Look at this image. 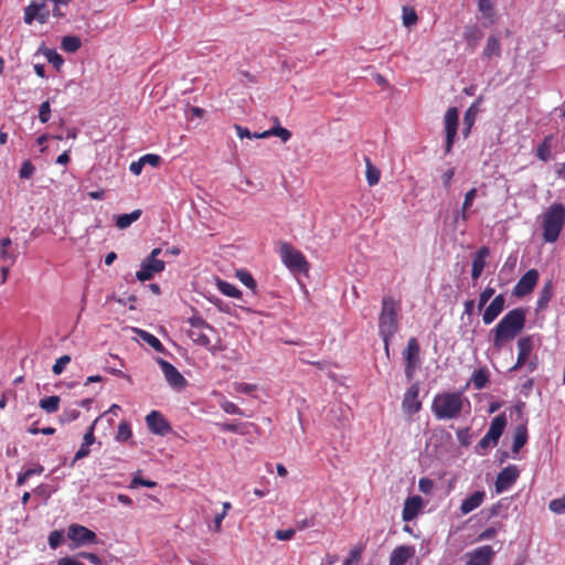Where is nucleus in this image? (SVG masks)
<instances>
[{"instance_id": "62", "label": "nucleus", "mask_w": 565, "mask_h": 565, "mask_svg": "<svg viewBox=\"0 0 565 565\" xmlns=\"http://www.w3.org/2000/svg\"><path fill=\"white\" fill-rule=\"evenodd\" d=\"M63 536L60 532L53 531L49 536V544L52 548H56L62 543Z\"/></svg>"}, {"instance_id": "50", "label": "nucleus", "mask_w": 565, "mask_h": 565, "mask_svg": "<svg viewBox=\"0 0 565 565\" xmlns=\"http://www.w3.org/2000/svg\"><path fill=\"white\" fill-rule=\"evenodd\" d=\"M51 117V105L49 100L43 102L39 108V119L42 124L50 120Z\"/></svg>"}, {"instance_id": "18", "label": "nucleus", "mask_w": 565, "mask_h": 565, "mask_svg": "<svg viewBox=\"0 0 565 565\" xmlns=\"http://www.w3.org/2000/svg\"><path fill=\"white\" fill-rule=\"evenodd\" d=\"M146 422L149 430L156 435L164 436L171 430L170 424L158 411L150 412L146 417Z\"/></svg>"}, {"instance_id": "7", "label": "nucleus", "mask_w": 565, "mask_h": 565, "mask_svg": "<svg viewBox=\"0 0 565 565\" xmlns=\"http://www.w3.org/2000/svg\"><path fill=\"white\" fill-rule=\"evenodd\" d=\"M161 248H154L152 252L142 260L140 269L136 273V278L139 281H146L153 278L156 274L164 270L166 263L158 259L161 254Z\"/></svg>"}, {"instance_id": "42", "label": "nucleus", "mask_w": 565, "mask_h": 565, "mask_svg": "<svg viewBox=\"0 0 565 565\" xmlns=\"http://www.w3.org/2000/svg\"><path fill=\"white\" fill-rule=\"evenodd\" d=\"M476 195H477L476 188L470 189L465 195V200L462 203V212H461V218L463 221H466L468 218L467 211L472 206Z\"/></svg>"}, {"instance_id": "34", "label": "nucleus", "mask_w": 565, "mask_h": 565, "mask_svg": "<svg viewBox=\"0 0 565 565\" xmlns=\"http://www.w3.org/2000/svg\"><path fill=\"white\" fill-rule=\"evenodd\" d=\"M364 161L366 167V181L370 186H373L379 183L381 178V171L372 163L369 157H365Z\"/></svg>"}, {"instance_id": "43", "label": "nucleus", "mask_w": 565, "mask_h": 565, "mask_svg": "<svg viewBox=\"0 0 565 565\" xmlns=\"http://www.w3.org/2000/svg\"><path fill=\"white\" fill-rule=\"evenodd\" d=\"M44 55L46 60L56 68L60 70L64 63L63 57L54 50H45Z\"/></svg>"}, {"instance_id": "31", "label": "nucleus", "mask_w": 565, "mask_h": 565, "mask_svg": "<svg viewBox=\"0 0 565 565\" xmlns=\"http://www.w3.org/2000/svg\"><path fill=\"white\" fill-rule=\"evenodd\" d=\"M554 294V286L551 280L546 281L540 292L537 299V310H543L547 307V303L552 299Z\"/></svg>"}, {"instance_id": "6", "label": "nucleus", "mask_w": 565, "mask_h": 565, "mask_svg": "<svg viewBox=\"0 0 565 565\" xmlns=\"http://www.w3.org/2000/svg\"><path fill=\"white\" fill-rule=\"evenodd\" d=\"M190 329L188 334L190 339L198 345H202L209 348L211 351H214L210 348L211 332H214V329L200 316H193L189 319Z\"/></svg>"}, {"instance_id": "11", "label": "nucleus", "mask_w": 565, "mask_h": 565, "mask_svg": "<svg viewBox=\"0 0 565 565\" xmlns=\"http://www.w3.org/2000/svg\"><path fill=\"white\" fill-rule=\"evenodd\" d=\"M67 537L73 542V548L97 542L96 533L79 524H71L68 526Z\"/></svg>"}, {"instance_id": "9", "label": "nucleus", "mask_w": 565, "mask_h": 565, "mask_svg": "<svg viewBox=\"0 0 565 565\" xmlns=\"http://www.w3.org/2000/svg\"><path fill=\"white\" fill-rule=\"evenodd\" d=\"M420 347L416 338H411L407 342V347L403 352V359L405 362V375L408 380L414 377L416 367L419 364Z\"/></svg>"}, {"instance_id": "37", "label": "nucleus", "mask_w": 565, "mask_h": 565, "mask_svg": "<svg viewBox=\"0 0 565 565\" xmlns=\"http://www.w3.org/2000/svg\"><path fill=\"white\" fill-rule=\"evenodd\" d=\"M137 332H138L140 339L143 340L151 348H153L156 351H158V352L163 351V345L157 337H154L153 334H151L147 331H143V330H138Z\"/></svg>"}, {"instance_id": "60", "label": "nucleus", "mask_w": 565, "mask_h": 565, "mask_svg": "<svg viewBox=\"0 0 565 565\" xmlns=\"http://www.w3.org/2000/svg\"><path fill=\"white\" fill-rule=\"evenodd\" d=\"M362 555L361 548H354L351 551L350 556L348 559H345L343 565H352L360 562Z\"/></svg>"}, {"instance_id": "10", "label": "nucleus", "mask_w": 565, "mask_h": 565, "mask_svg": "<svg viewBox=\"0 0 565 565\" xmlns=\"http://www.w3.org/2000/svg\"><path fill=\"white\" fill-rule=\"evenodd\" d=\"M459 121V111L456 107H450L447 109L444 117L445 132H446V145L445 152L449 154L452 150V146L455 143V139L457 136Z\"/></svg>"}, {"instance_id": "3", "label": "nucleus", "mask_w": 565, "mask_h": 565, "mask_svg": "<svg viewBox=\"0 0 565 565\" xmlns=\"http://www.w3.org/2000/svg\"><path fill=\"white\" fill-rule=\"evenodd\" d=\"M397 312L398 303L392 297H384L379 317V332L383 339L386 354H388L390 341L398 330Z\"/></svg>"}, {"instance_id": "14", "label": "nucleus", "mask_w": 565, "mask_h": 565, "mask_svg": "<svg viewBox=\"0 0 565 565\" xmlns=\"http://www.w3.org/2000/svg\"><path fill=\"white\" fill-rule=\"evenodd\" d=\"M50 14L51 10L45 1L41 3L32 2L24 10V22L26 24H32V22L36 20L40 23H45Z\"/></svg>"}, {"instance_id": "13", "label": "nucleus", "mask_w": 565, "mask_h": 565, "mask_svg": "<svg viewBox=\"0 0 565 565\" xmlns=\"http://www.w3.org/2000/svg\"><path fill=\"white\" fill-rule=\"evenodd\" d=\"M495 552L492 546L483 545L466 553V565H491Z\"/></svg>"}, {"instance_id": "40", "label": "nucleus", "mask_w": 565, "mask_h": 565, "mask_svg": "<svg viewBox=\"0 0 565 565\" xmlns=\"http://www.w3.org/2000/svg\"><path fill=\"white\" fill-rule=\"evenodd\" d=\"M217 288L223 295L227 297L238 298L242 295V292L234 285L224 280L217 281Z\"/></svg>"}, {"instance_id": "20", "label": "nucleus", "mask_w": 565, "mask_h": 565, "mask_svg": "<svg viewBox=\"0 0 565 565\" xmlns=\"http://www.w3.org/2000/svg\"><path fill=\"white\" fill-rule=\"evenodd\" d=\"M415 547L413 545L396 546L390 555L388 565H406V563L415 556Z\"/></svg>"}, {"instance_id": "44", "label": "nucleus", "mask_w": 565, "mask_h": 565, "mask_svg": "<svg viewBox=\"0 0 565 565\" xmlns=\"http://www.w3.org/2000/svg\"><path fill=\"white\" fill-rule=\"evenodd\" d=\"M495 289L488 286L479 295L478 309L482 310L487 302L493 297Z\"/></svg>"}, {"instance_id": "12", "label": "nucleus", "mask_w": 565, "mask_h": 565, "mask_svg": "<svg viewBox=\"0 0 565 565\" xmlns=\"http://www.w3.org/2000/svg\"><path fill=\"white\" fill-rule=\"evenodd\" d=\"M422 401L419 399V384L413 383L404 393L402 401L403 412L413 416L422 409Z\"/></svg>"}, {"instance_id": "29", "label": "nucleus", "mask_w": 565, "mask_h": 565, "mask_svg": "<svg viewBox=\"0 0 565 565\" xmlns=\"http://www.w3.org/2000/svg\"><path fill=\"white\" fill-rule=\"evenodd\" d=\"M482 38L483 33L478 26L472 25L466 28L463 39L467 42V45L472 50H475L479 45Z\"/></svg>"}, {"instance_id": "51", "label": "nucleus", "mask_w": 565, "mask_h": 565, "mask_svg": "<svg viewBox=\"0 0 565 565\" xmlns=\"http://www.w3.org/2000/svg\"><path fill=\"white\" fill-rule=\"evenodd\" d=\"M220 405H221V408L227 414H233V415H243L244 414L243 411L233 402L224 399L221 402Z\"/></svg>"}, {"instance_id": "52", "label": "nucleus", "mask_w": 565, "mask_h": 565, "mask_svg": "<svg viewBox=\"0 0 565 565\" xmlns=\"http://www.w3.org/2000/svg\"><path fill=\"white\" fill-rule=\"evenodd\" d=\"M548 508L554 513H565V497L552 500L548 504Z\"/></svg>"}, {"instance_id": "25", "label": "nucleus", "mask_w": 565, "mask_h": 565, "mask_svg": "<svg viewBox=\"0 0 565 565\" xmlns=\"http://www.w3.org/2000/svg\"><path fill=\"white\" fill-rule=\"evenodd\" d=\"M489 255V248L488 247H480L478 252L476 253L473 260H472V268H471V277L473 280H477L486 266V257Z\"/></svg>"}, {"instance_id": "19", "label": "nucleus", "mask_w": 565, "mask_h": 565, "mask_svg": "<svg viewBox=\"0 0 565 565\" xmlns=\"http://www.w3.org/2000/svg\"><path fill=\"white\" fill-rule=\"evenodd\" d=\"M505 307V297L503 294L495 296L482 312L484 324H491L503 311Z\"/></svg>"}, {"instance_id": "36", "label": "nucleus", "mask_w": 565, "mask_h": 565, "mask_svg": "<svg viewBox=\"0 0 565 565\" xmlns=\"http://www.w3.org/2000/svg\"><path fill=\"white\" fill-rule=\"evenodd\" d=\"M82 45L81 39L75 35H66L62 39L61 49L68 53H75Z\"/></svg>"}, {"instance_id": "57", "label": "nucleus", "mask_w": 565, "mask_h": 565, "mask_svg": "<svg viewBox=\"0 0 565 565\" xmlns=\"http://www.w3.org/2000/svg\"><path fill=\"white\" fill-rule=\"evenodd\" d=\"M275 536L279 541H289L295 536V530L294 529L277 530L275 533Z\"/></svg>"}, {"instance_id": "49", "label": "nucleus", "mask_w": 565, "mask_h": 565, "mask_svg": "<svg viewBox=\"0 0 565 565\" xmlns=\"http://www.w3.org/2000/svg\"><path fill=\"white\" fill-rule=\"evenodd\" d=\"M70 362H71L70 355H63V356L58 358L52 367V372L56 375H60L65 370L66 365Z\"/></svg>"}, {"instance_id": "21", "label": "nucleus", "mask_w": 565, "mask_h": 565, "mask_svg": "<svg viewBox=\"0 0 565 565\" xmlns=\"http://www.w3.org/2000/svg\"><path fill=\"white\" fill-rule=\"evenodd\" d=\"M508 424V419L504 413L497 415L490 424L489 430L487 431L488 438L492 439V446H497L500 437L502 436Z\"/></svg>"}, {"instance_id": "4", "label": "nucleus", "mask_w": 565, "mask_h": 565, "mask_svg": "<svg viewBox=\"0 0 565 565\" xmlns=\"http://www.w3.org/2000/svg\"><path fill=\"white\" fill-rule=\"evenodd\" d=\"M565 223V206L562 203L552 204L542 214L543 239L546 243L557 241Z\"/></svg>"}, {"instance_id": "48", "label": "nucleus", "mask_w": 565, "mask_h": 565, "mask_svg": "<svg viewBox=\"0 0 565 565\" xmlns=\"http://www.w3.org/2000/svg\"><path fill=\"white\" fill-rule=\"evenodd\" d=\"M478 9L484 18L493 17V2L492 0H478Z\"/></svg>"}, {"instance_id": "55", "label": "nucleus", "mask_w": 565, "mask_h": 565, "mask_svg": "<svg viewBox=\"0 0 565 565\" xmlns=\"http://www.w3.org/2000/svg\"><path fill=\"white\" fill-rule=\"evenodd\" d=\"M81 558L78 554L75 556H65L57 561V565H84Z\"/></svg>"}, {"instance_id": "59", "label": "nucleus", "mask_w": 565, "mask_h": 565, "mask_svg": "<svg viewBox=\"0 0 565 565\" xmlns=\"http://www.w3.org/2000/svg\"><path fill=\"white\" fill-rule=\"evenodd\" d=\"M141 160H142L143 164H149L151 167H158L161 161V158L158 154L149 153V154H145L143 157H141Z\"/></svg>"}, {"instance_id": "5", "label": "nucleus", "mask_w": 565, "mask_h": 565, "mask_svg": "<svg viewBox=\"0 0 565 565\" xmlns=\"http://www.w3.org/2000/svg\"><path fill=\"white\" fill-rule=\"evenodd\" d=\"M518 359L515 364L509 369V372H516L522 367H526V371L532 373L537 369L539 359L536 355H532L534 342L532 337H522L518 340Z\"/></svg>"}, {"instance_id": "23", "label": "nucleus", "mask_w": 565, "mask_h": 565, "mask_svg": "<svg viewBox=\"0 0 565 565\" xmlns=\"http://www.w3.org/2000/svg\"><path fill=\"white\" fill-rule=\"evenodd\" d=\"M502 47L501 42L498 35L491 34L487 39L486 46L482 51V57L487 61H492L494 58L501 57Z\"/></svg>"}, {"instance_id": "47", "label": "nucleus", "mask_w": 565, "mask_h": 565, "mask_svg": "<svg viewBox=\"0 0 565 565\" xmlns=\"http://www.w3.org/2000/svg\"><path fill=\"white\" fill-rule=\"evenodd\" d=\"M35 172V167L32 164L30 160H25L22 162L21 168L19 170V177L21 179H30Z\"/></svg>"}, {"instance_id": "61", "label": "nucleus", "mask_w": 565, "mask_h": 565, "mask_svg": "<svg viewBox=\"0 0 565 565\" xmlns=\"http://www.w3.org/2000/svg\"><path fill=\"white\" fill-rule=\"evenodd\" d=\"M418 488L423 493H429L434 488V481L428 478H422Z\"/></svg>"}, {"instance_id": "38", "label": "nucleus", "mask_w": 565, "mask_h": 565, "mask_svg": "<svg viewBox=\"0 0 565 565\" xmlns=\"http://www.w3.org/2000/svg\"><path fill=\"white\" fill-rule=\"evenodd\" d=\"M60 406V397L56 395L42 398L40 401V407L46 413H55Z\"/></svg>"}, {"instance_id": "15", "label": "nucleus", "mask_w": 565, "mask_h": 565, "mask_svg": "<svg viewBox=\"0 0 565 565\" xmlns=\"http://www.w3.org/2000/svg\"><path fill=\"white\" fill-rule=\"evenodd\" d=\"M520 476V470L516 466L510 465L503 468L497 476L495 480V490L498 493H501L509 488L518 480Z\"/></svg>"}, {"instance_id": "27", "label": "nucleus", "mask_w": 565, "mask_h": 565, "mask_svg": "<svg viewBox=\"0 0 565 565\" xmlns=\"http://www.w3.org/2000/svg\"><path fill=\"white\" fill-rule=\"evenodd\" d=\"M527 438L529 435L526 424L524 423L518 425L514 429L513 443L511 448L514 455H516L521 450V448L527 443Z\"/></svg>"}, {"instance_id": "39", "label": "nucleus", "mask_w": 565, "mask_h": 565, "mask_svg": "<svg viewBox=\"0 0 565 565\" xmlns=\"http://www.w3.org/2000/svg\"><path fill=\"white\" fill-rule=\"evenodd\" d=\"M402 19H403V24L406 28H411V26L415 25L418 21V17H417L415 9L413 7H408V6L403 7Z\"/></svg>"}, {"instance_id": "63", "label": "nucleus", "mask_w": 565, "mask_h": 565, "mask_svg": "<svg viewBox=\"0 0 565 565\" xmlns=\"http://www.w3.org/2000/svg\"><path fill=\"white\" fill-rule=\"evenodd\" d=\"M78 556L88 559L94 565H103L100 557L94 553L81 552L78 553Z\"/></svg>"}, {"instance_id": "58", "label": "nucleus", "mask_w": 565, "mask_h": 565, "mask_svg": "<svg viewBox=\"0 0 565 565\" xmlns=\"http://www.w3.org/2000/svg\"><path fill=\"white\" fill-rule=\"evenodd\" d=\"M90 446H84V444L82 443L79 449L77 450V452L75 454L74 456V459L71 463V466L73 467L74 463L77 461V460H81V459H84L86 458L89 452H90V449H89Z\"/></svg>"}, {"instance_id": "46", "label": "nucleus", "mask_w": 565, "mask_h": 565, "mask_svg": "<svg viewBox=\"0 0 565 565\" xmlns=\"http://www.w3.org/2000/svg\"><path fill=\"white\" fill-rule=\"evenodd\" d=\"M233 390L237 394H250L257 390L256 384L236 382L233 383Z\"/></svg>"}, {"instance_id": "33", "label": "nucleus", "mask_w": 565, "mask_h": 565, "mask_svg": "<svg viewBox=\"0 0 565 565\" xmlns=\"http://www.w3.org/2000/svg\"><path fill=\"white\" fill-rule=\"evenodd\" d=\"M141 216L140 210H135L128 214H120L116 217V226L120 230L129 227L134 222L139 220Z\"/></svg>"}, {"instance_id": "26", "label": "nucleus", "mask_w": 565, "mask_h": 565, "mask_svg": "<svg viewBox=\"0 0 565 565\" xmlns=\"http://www.w3.org/2000/svg\"><path fill=\"white\" fill-rule=\"evenodd\" d=\"M482 102V97L480 96L465 113L463 116V125L465 129L462 131L463 137L467 138L470 134V130L476 121V117L479 113V105Z\"/></svg>"}, {"instance_id": "28", "label": "nucleus", "mask_w": 565, "mask_h": 565, "mask_svg": "<svg viewBox=\"0 0 565 565\" xmlns=\"http://www.w3.org/2000/svg\"><path fill=\"white\" fill-rule=\"evenodd\" d=\"M472 385L476 390L484 388L490 382V371L487 366L479 367L472 373Z\"/></svg>"}, {"instance_id": "54", "label": "nucleus", "mask_w": 565, "mask_h": 565, "mask_svg": "<svg viewBox=\"0 0 565 565\" xmlns=\"http://www.w3.org/2000/svg\"><path fill=\"white\" fill-rule=\"evenodd\" d=\"M246 426H247V424H244L242 426L232 424V423L218 424V427L222 431H232V433H239V434H244V431L242 430V427H246Z\"/></svg>"}, {"instance_id": "56", "label": "nucleus", "mask_w": 565, "mask_h": 565, "mask_svg": "<svg viewBox=\"0 0 565 565\" xmlns=\"http://www.w3.org/2000/svg\"><path fill=\"white\" fill-rule=\"evenodd\" d=\"M97 420H95L87 429V431L85 433L84 435V438H83V444L84 446H92L94 443H95V435H94V430H95V424H96Z\"/></svg>"}, {"instance_id": "45", "label": "nucleus", "mask_w": 565, "mask_h": 565, "mask_svg": "<svg viewBox=\"0 0 565 565\" xmlns=\"http://www.w3.org/2000/svg\"><path fill=\"white\" fill-rule=\"evenodd\" d=\"M236 277L239 279L241 282H243L246 287H248L252 290H255L256 288V281L253 278V276L246 271V270H238L236 273Z\"/></svg>"}, {"instance_id": "35", "label": "nucleus", "mask_w": 565, "mask_h": 565, "mask_svg": "<svg viewBox=\"0 0 565 565\" xmlns=\"http://www.w3.org/2000/svg\"><path fill=\"white\" fill-rule=\"evenodd\" d=\"M11 239L9 237H4L0 241V258L3 262L10 263L12 265L15 262V255L10 252Z\"/></svg>"}, {"instance_id": "32", "label": "nucleus", "mask_w": 565, "mask_h": 565, "mask_svg": "<svg viewBox=\"0 0 565 565\" xmlns=\"http://www.w3.org/2000/svg\"><path fill=\"white\" fill-rule=\"evenodd\" d=\"M552 140L553 136H546L536 148V156L540 160L546 162L552 157Z\"/></svg>"}, {"instance_id": "30", "label": "nucleus", "mask_w": 565, "mask_h": 565, "mask_svg": "<svg viewBox=\"0 0 565 565\" xmlns=\"http://www.w3.org/2000/svg\"><path fill=\"white\" fill-rule=\"evenodd\" d=\"M271 136L279 137L284 142H286L290 139L291 132L284 127L276 126V127H273L271 129L263 131L260 134H257V132L254 134V137L257 139H264V138H268Z\"/></svg>"}, {"instance_id": "41", "label": "nucleus", "mask_w": 565, "mask_h": 565, "mask_svg": "<svg viewBox=\"0 0 565 565\" xmlns=\"http://www.w3.org/2000/svg\"><path fill=\"white\" fill-rule=\"evenodd\" d=\"M132 436L131 428L128 422L121 420L118 425V430L115 439L119 443L127 441Z\"/></svg>"}, {"instance_id": "64", "label": "nucleus", "mask_w": 565, "mask_h": 565, "mask_svg": "<svg viewBox=\"0 0 565 565\" xmlns=\"http://www.w3.org/2000/svg\"><path fill=\"white\" fill-rule=\"evenodd\" d=\"M455 175V168H449L447 171H445L441 175L443 184L446 189L450 188L451 180Z\"/></svg>"}, {"instance_id": "53", "label": "nucleus", "mask_w": 565, "mask_h": 565, "mask_svg": "<svg viewBox=\"0 0 565 565\" xmlns=\"http://www.w3.org/2000/svg\"><path fill=\"white\" fill-rule=\"evenodd\" d=\"M139 486L147 487V488H154L157 486V483L151 480H145L140 476H136L131 480L130 488L135 489Z\"/></svg>"}, {"instance_id": "16", "label": "nucleus", "mask_w": 565, "mask_h": 565, "mask_svg": "<svg viewBox=\"0 0 565 565\" xmlns=\"http://www.w3.org/2000/svg\"><path fill=\"white\" fill-rule=\"evenodd\" d=\"M539 280V271L536 269L527 270L516 282L513 288V295L524 297L532 292Z\"/></svg>"}, {"instance_id": "1", "label": "nucleus", "mask_w": 565, "mask_h": 565, "mask_svg": "<svg viewBox=\"0 0 565 565\" xmlns=\"http://www.w3.org/2000/svg\"><path fill=\"white\" fill-rule=\"evenodd\" d=\"M526 311L523 308L510 310L499 323L490 331L492 345L500 351L505 343L512 341L524 328Z\"/></svg>"}, {"instance_id": "2", "label": "nucleus", "mask_w": 565, "mask_h": 565, "mask_svg": "<svg viewBox=\"0 0 565 565\" xmlns=\"http://www.w3.org/2000/svg\"><path fill=\"white\" fill-rule=\"evenodd\" d=\"M465 406H469L468 398L462 392H440L431 402V412L438 420H450L461 416Z\"/></svg>"}, {"instance_id": "17", "label": "nucleus", "mask_w": 565, "mask_h": 565, "mask_svg": "<svg viewBox=\"0 0 565 565\" xmlns=\"http://www.w3.org/2000/svg\"><path fill=\"white\" fill-rule=\"evenodd\" d=\"M158 363L164 374L167 382L173 388L181 390L185 386V379L171 363L163 359H158Z\"/></svg>"}, {"instance_id": "8", "label": "nucleus", "mask_w": 565, "mask_h": 565, "mask_svg": "<svg viewBox=\"0 0 565 565\" xmlns=\"http://www.w3.org/2000/svg\"><path fill=\"white\" fill-rule=\"evenodd\" d=\"M280 256L282 263L291 270L296 273L307 271L309 264L306 260L303 254L297 250L294 246L288 243H284L280 246Z\"/></svg>"}, {"instance_id": "22", "label": "nucleus", "mask_w": 565, "mask_h": 565, "mask_svg": "<svg viewBox=\"0 0 565 565\" xmlns=\"http://www.w3.org/2000/svg\"><path fill=\"white\" fill-rule=\"evenodd\" d=\"M423 509V499L419 495L409 497L405 500L402 518L403 521L414 520Z\"/></svg>"}, {"instance_id": "24", "label": "nucleus", "mask_w": 565, "mask_h": 565, "mask_svg": "<svg viewBox=\"0 0 565 565\" xmlns=\"http://www.w3.org/2000/svg\"><path fill=\"white\" fill-rule=\"evenodd\" d=\"M486 499L484 491H475L471 495L466 498L460 505V512L468 514L479 508Z\"/></svg>"}]
</instances>
